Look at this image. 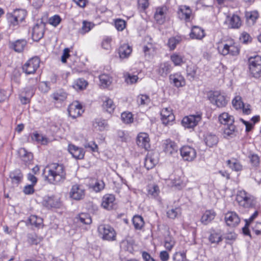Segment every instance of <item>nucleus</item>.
Returning <instances> with one entry per match:
<instances>
[{
  "mask_svg": "<svg viewBox=\"0 0 261 261\" xmlns=\"http://www.w3.org/2000/svg\"><path fill=\"white\" fill-rule=\"evenodd\" d=\"M42 175L50 184L60 183L65 178L64 167L58 163L49 164L43 169Z\"/></svg>",
  "mask_w": 261,
  "mask_h": 261,
  "instance_id": "1",
  "label": "nucleus"
},
{
  "mask_svg": "<svg viewBox=\"0 0 261 261\" xmlns=\"http://www.w3.org/2000/svg\"><path fill=\"white\" fill-rule=\"evenodd\" d=\"M236 200L240 206L244 208L252 207L255 204V200L254 197L244 190H240L238 192Z\"/></svg>",
  "mask_w": 261,
  "mask_h": 261,
  "instance_id": "2",
  "label": "nucleus"
},
{
  "mask_svg": "<svg viewBox=\"0 0 261 261\" xmlns=\"http://www.w3.org/2000/svg\"><path fill=\"white\" fill-rule=\"evenodd\" d=\"M98 232L103 240L115 241L116 232L113 227L108 224H101L98 226Z\"/></svg>",
  "mask_w": 261,
  "mask_h": 261,
  "instance_id": "3",
  "label": "nucleus"
},
{
  "mask_svg": "<svg viewBox=\"0 0 261 261\" xmlns=\"http://www.w3.org/2000/svg\"><path fill=\"white\" fill-rule=\"evenodd\" d=\"M218 50L219 54L223 56L230 55L236 56L239 54V48L232 41L226 43H221L218 46Z\"/></svg>",
  "mask_w": 261,
  "mask_h": 261,
  "instance_id": "4",
  "label": "nucleus"
},
{
  "mask_svg": "<svg viewBox=\"0 0 261 261\" xmlns=\"http://www.w3.org/2000/svg\"><path fill=\"white\" fill-rule=\"evenodd\" d=\"M249 70L251 74L258 78L261 76V57L256 56L250 57L248 60Z\"/></svg>",
  "mask_w": 261,
  "mask_h": 261,
  "instance_id": "5",
  "label": "nucleus"
},
{
  "mask_svg": "<svg viewBox=\"0 0 261 261\" xmlns=\"http://www.w3.org/2000/svg\"><path fill=\"white\" fill-rule=\"evenodd\" d=\"M27 12L23 9H18L7 14V19L11 25L15 26L21 22L25 18Z\"/></svg>",
  "mask_w": 261,
  "mask_h": 261,
  "instance_id": "6",
  "label": "nucleus"
},
{
  "mask_svg": "<svg viewBox=\"0 0 261 261\" xmlns=\"http://www.w3.org/2000/svg\"><path fill=\"white\" fill-rule=\"evenodd\" d=\"M40 60L37 57L28 60L22 66V69L27 75L34 74L40 66Z\"/></svg>",
  "mask_w": 261,
  "mask_h": 261,
  "instance_id": "7",
  "label": "nucleus"
},
{
  "mask_svg": "<svg viewBox=\"0 0 261 261\" xmlns=\"http://www.w3.org/2000/svg\"><path fill=\"white\" fill-rule=\"evenodd\" d=\"M208 98L212 104L218 108L224 107L227 103L225 96L219 91L210 92Z\"/></svg>",
  "mask_w": 261,
  "mask_h": 261,
  "instance_id": "8",
  "label": "nucleus"
},
{
  "mask_svg": "<svg viewBox=\"0 0 261 261\" xmlns=\"http://www.w3.org/2000/svg\"><path fill=\"white\" fill-rule=\"evenodd\" d=\"M201 120L200 114L191 115L185 117L181 121L182 125L188 128H194Z\"/></svg>",
  "mask_w": 261,
  "mask_h": 261,
  "instance_id": "9",
  "label": "nucleus"
},
{
  "mask_svg": "<svg viewBox=\"0 0 261 261\" xmlns=\"http://www.w3.org/2000/svg\"><path fill=\"white\" fill-rule=\"evenodd\" d=\"M180 152L183 160L186 161H193L196 157V150L190 146H183L181 148Z\"/></svg>",
  "mask_w": 261,
  "mask_h": 261,
  "instance_id": "10",
  "label": "nucleus"
},
{
  "mask_svg": "<svg viewBox=\"0 0 261 261\" xmlns=\"http://www.w3.org/2000/svg\"><path fill=\"white\" fill-rule=\"evenodd\" d=\"M42 204L47 208L59 207L61 205L60 199L57 196H45L43 198Z\"/></svg>",
  "mask_w": 261,
  "mask_h": 261,
  "instance_id": "11",
  "label": "nucleus"
},
{
  "mask_svg": "<svg viewBox=\"0 0 261 261\" xmlns=\"http://www.w3.org/2000/svg\"><path fill=\"white\" fill-rule=\"evenodd\" d=\"M159 154L156 152L149 151L145 159L144 166L147 170L153 168L158 163Z\"/></svg>",
  "mask_w": 261,
  "mask_h": 261,
  "instance_id": "12",
  "label": "nucleus"
},
{
  "mask_svg": "<svg viewBox=\"0 0 261 261\" xmlns=\"http://www.w3.org/2000/svg\"><path fill=\"white\" fill-rule=\"evenodd\" d=\"M85 195V190L81 186L75 185L72 186L70 193V197L76 200L83 199Z\"/></svg>",
  "mask_w": 261,
  "mask_h": 261,
  "instance_id": "13",
  "label": "nucleus"
},
{
  "mask_svg": "<svg viewBox=\"0 0 261 261\" xmlns=\"http://www.w3.org/2000/svg\"><path fill=\"white\" fill-rule=\"evenodd\" d=\"M69 116L73 119L79 117L83 112L82 106L75 101L70 105L68 108Z\"/></svg>",
  "mask_w": 261,
  "mask_h": 261,
  "instance_id": "14",
  "label": "nucleus"
},
{
  "mask_svg": "<svg viewBox=\"0 0 261 261\" xmlns=\"http://www.w3.org/2000/svg\"><path fill=\"white\" fill-rule=\"evenodd\" d=\"M225 221L227 225L235 227L240 222V218L236 212H228L225 215Z\"/></svg>",
  "mask_w": 261,
  "mask_h": 261,
  "instance_id": "15",
  "label": "nucleus"
},
{
  "mask_svg": "<svg viewBox=\"0 0 261 261\" xmlns=\"http://www.w3.org/2000/svg\"><path fill=\"white\" fill-rule=\"evenodd\" d=\"M162 148L166 154L171 155L177 152L178 146L174 141L167 139L163 142Z\"/></svg>",
  "mask_w": 261,
  "mask_h": 261,
  "instance_id": "16",
  "label": "nucleus"
},
{
  "mask_svg": "<svg viewBox=\"0 0 261 261\" xmlns=\"http://www.w3.org/2000/svg\"><path fill=\"white\" fill-rule=\"evenodd\" d=\"M136 143L139 147L144 148L145 150H147L150 147L149 136L145 133H140L138 134Z\"/></svg>",
  "mask_w": 261,
  "mask_h": 261,
  "instance_id": "17",
  "label": "nucleus"
},
{
  "mask_svg": "<svg viewBox=\"0 0 261 261\" xmlns=\"http://www.w3.org/2000/svg\"><path fill=\"white\" fill-rule=\"evenodd\" d=\"M167 11V8L165 6L160 7L156 8L154 14V18L157 23L160 24L164 23Z\"/></svg>",
  "mask_w": 261,
  "mask_h": 261,
  "instance_id": "18",
  "label": "nucleus"
},
{
  "mask_svg": "<svg viewBox=\"0 0 261 261\" xmlns=\"http://www.w3.org/2000/svg\"><path fill=\"white\" fill-rule=\"evenodd\" d=\"M45 25L43 23L35 24L32 30V38L35 41L40 40L44 35Z\"/></svg>",
  "mask_w": 261,
  "mask_h": 261,
  "instance_id": "19",
  "label": "nucleus"
},
{
  "mask_svg": "<svg viewBox=\"0 0 261 261\" xmlns=\"http://www.w3.org/2000/svg\"><path fill=\"white\" fill-rule=\"evenodd\" d=\"M161 115L162 121L165 125L169 124L174 120V116L170 107L164 108L161 112Z\"/></svg>",
  "mask_w": 261,
  "mask_h": 261,
  "instance_id": "20",
  "label": "nucleus"
},
{
  "mask_svg": "<svg viewBox=\"0 0 261 261\" xmlns=\"http://www.w3.org/2000/svg\"><path fill=\"white\" fill-rule=\"evenodd\" d=\"M172 66L168 62L160 63L155 69L156 72L162 77H166L171 71Z\"/></svg>",
  "mask_w": 261,
  "mask_h": 261,
  "instance_id": "21",
  "label": "nucleus"
},
{
  "mask_svg": "<svg viewBox=\"0 0 261 261\" xmlns=\"http://www.w3.org/2000/svg\"><path fill=\"white\" fill-rule=\"evenodd\" d=\"M177 13L178 17L180 19L185 20L186 21H189L190 20L192 16V10L189 7L187 6H180Z\"/></svg>",
  "mask_w": 261,
  "mask_h": 261,
  "instance_id": "22",
  "label": "nucleus"
},
{
  "mask_svg": "<svg viewBox=\"0 0 261 261\" xmlns=\"http://www.w3.org/2000/svg\"><path fill=\"white\" fill-rule=\"evenodd\" d=\"M115 196L113 194H106L102 197L101 206L106 210H112L114 205Z\"/></svg>",
  "mask_w": 261,
  "mask_h": 261,
  "instance_id": "23",
  "label": "nucleus"
},
{
  "mask_svg": "<svg viewBox=\"0 0 261 261\" xmlns=\"http://www.w3.org/2000/svg\"><path fill=\"white\" fill-rule=\"evenodd\" d=\"M25 39H18L15 41H10L9 46L10 48L14 49L16 52H21L27 45Z\"/></svg>",
  "mask_w": 261,
  "mask_h": 261,
  "instance_id": "24",
  "label": "nucleus"
},
{
  "mask_svg": "<svg viewBox=\"0 0 261 261\" xmlns=\"http://www.w3.org/2000/svg\"><path fill=\"white\" fill-rule=\"evenodd\" d=\"M68 150L72 156L75 159H82L84 156V152L83 149L74 145L69 144Z\"/></svg>",
  "mask_w": 261,
  "mask_h": 261,
  "instance_id": "25",
  "label": "nucleus"
},
{
  "mask_svg": "<svg viewBox=\"0 0 261 261\" xmlns=\"http://www.w3.org/2000/svg\"><path fill=\"white\" fill-rule=\"evenodd\" d=\"M204 141L206 146L209 147H213L218 143V137L212 133H207L204 136Z\"/></svg>",
  "mask_w": 261,
  "mask_h": 261,
  "instance_id": "26",
  "label": "nucleus"
},
{
  "mask_svg": "<svg viewBox=\"0 0 261 261\" xmlns=\"http://www.w3.org/2000/svg\"><path fill=\"white\" fill-rule=\"evenodd\" d=\"M190 36L193 39L201 40L205 36L204 30L198 26H193Z\"/></svg>",
  "mask_w": 261,
  "mask_h": 261,
  "instance_id": "27",
  "label": "nucleus"
},
{
  "mask_svg": "<svg viewBox=\"0 0 261 261\" xmlns=\"http://www.w3.org/2000/svg\"><path fill=\"white\" fill-rule=\"evenodd\" d=\"M18 153L25 164H30L33 160V154L28 151L24 148H20L18 151Z\"/></svg>",
  "mask_w": 261,
  "mask_h": 261,
  "instance_id": "28",
  "label": "nucleus"
},
{
  "mask_svg": "<svg viewBox=\"0 0 261 261\" xmlns=\"http://www.w3.org/2000/svg\"><path fill=\"white\" fill-rule=\"evenodd\" d=\"M226 21L229 23V27L231 29H239L242 25L241 18L237 15L227 16Z\"/></svg>",
  "mask_w": 261,
  "mask_h": 261,
  "instance_id": "29",
  "label": "nucleus"
},
{
  "mask_svg": "<svg viewBox=\"0 0 261 261\" xmlns=\"http://www.w3.org/2000/svg\"><path fill=\"white\" fill-rule=\"evenodd\" d=\"M33 141L41 145H46L48 142V139L42 134H39L37 132H33L30 135Z\"/></svg>",
  "mask_w": 261,
  "mask_h": 261,
  "instance_id": "30",
  "label": "nucleus"
},
{
  "mask_svg": "<svg viewBox=\"0 0 261 261\" xmlns=\"http://www.w3.org/2000/svg\"><path fill=\"white\" fill-rule=\"evenodd\" d=\"M170 81L177 87H182L185 85L184 78L179 74H171L169 76Z\"/></svg>",
  "mask_w": 261,
  "mask_h": 261,
  "instance_id": "31",
  "label": "nucleus"
},
{
  "mask_svg": "<svg viewBox=\"0 0 261 261\" xmlns=\"http://www.w3.org/2000/svg\"><path fill=\"white\" fill-rule=\"evenodd\" d=\"M132 51V48L127 44L121 45L118 49L119 57L121 59L128 58Z\"/></svg>",
  "mask_w": 261,
  "mask_h": 261,
  "instance_id": "32",
  "label": "nucleus"
},
{
  "mask_svg": "<svg viewBox=\"0 0 261 261\" xmlns=\"http://www.w3.org/2000/svg\"><path fill=\"white\" fill-rule=\"evenodd\" d=\"M10 178L13 184L18 185L22 179L23 174L20 170L16 169L10 172Z\"/></svg>",
  "mask_w": 261,
  "mask_h": 261,
  "instance_id": "33",
  "label": "nucleus"
},
{
  "mask_svg": "<svg viewBox=\"0 0 261 261\" xmlns=\"http://www.w3.org/2000/svg\"><path fill=\"white\" fill-rule=\"evenodd\" d=\"M170 60L175 66H181L186 61L184 56L177 53H173L170 56Z\"/></svg>",
  "mask_w": 261,
  "mask_h": 261,
  "instance_id": "34",
  "label": "nucleus"
},
{
  "mask_svg": "<svg viewBox=\"0 0 261 261\" xmlns=\"http://www.w3.org/2000/svg\"><path fill=\"white\" fill-rule=\"evenodd\" d=\"M215 216L216 214L214 211L211 210L206 211L201 217V222L205 225L207 224L215 218Z\"/></svg>",
  "mask_w": 261,
  "mask_h": 261,
  "instance_id": "35",
  "label": "nucleus"
},
{
  "mask_svg": "<svg viewBox=\"0 0 261 261\" xmlns=\"http://www.w3.org/2000/svg\"><path fill=\"white\" fill-rule=\"evenodd\" d=\"M100 85L101 87L105 88L109 87L112 83V77L107 74H102L99 76Z\"/></svg>",
  "mask_w": 261,
  "mask_h": 261,
  "instance_id": "36",
  "label": "nucleus"
},
{
  "mask_svg": "<svg viewBox=\"0 0 261 261\" xmlns=\"http://www.w3.org/2000/svg\"><path fill=\"white\" fill-rule=\"evenodd\" d=\"M219 120L221 124L225 125L233 123L234 121L233 117L229 115L227 113H223L220 115L219 116Z\"/></svg>",
  "mask_w": 261,
  "mask_h": 261,
  "instance_id": "37",
  "label": "nucleus"
},
{
  "mask_svg": "<svg viewBox=\"0 0 261 261\" xmlns=\"http://www.w3.org/2000/svg\"><path fill=\"white\" fill-rule=\"evenodd\" d=\"M93 125L100 131H103L108 127L107 120L101 118L95 119Z\"/></svg>",
  "mask_w": 261,
  "mask_h": 261,
  "instance_id": "38",
  "label": "nucleus"
},
{
  "mask_svg": "<svg viewBox=\"0 0 261 261\" xmlns=\"http://www.w3.org/2000/svg\"><path fill=\"white\" fill-rule=\"evenodd\" d=\"M160 189L157 185H150L148 187L147 195L152 198H156L160 193Z\"/></svg>",
  "mask_w": 261,
  "mask_h": 261,
  "instance_id": "39",
  "label": "nucleus"
},
{
  "mask_svg": "<svg viewBox=\"0 0 261 261\" xmlns=\"http://www.w3.org/2000/svg\"><path fill=\"white\" fill-rule=\"evenodd\" d=\"M226 162L227 165L233 170L240 171L243 169V166L236 159L228 160Z\"/></svg>",
  "mask_w": 261,
  "mask_h": 261,
  "instance_id": "40",
  "label": "nucleus"
},
{
  "mask_svg": "<svg viewBox=\"0 0 261 261\" xmlns=\"http://www.w3.org/2000/svg\"><path fill=\"white\" fill-rule=\"evenodd\" d=\"M88 85V82L83 79H79L76 80L72 87L76 90H83L86 89Z\"/></svg>",
  "mask_w": 261,
  "mask_h": 261,
  "instance_id": "41",
  "label": "nucleus"
},
{
  "mask_svg": "<svg viewBox=\"0 0 261 261\" xmlns=\"http://www.w3.org/2000/svg\"><path fill=\"white\" fill-rule=\"evenodd\" d=\"M209 241L212 244H218L222 240V236L220 232L212 231L208 238Z\"/></svg>",
  "mask_w": 261,
  "mask_h": 261,
  "instance_id": "42",
  "label": "nucleus"
},
{
  "mask_svg": "<svg viewBox=\"0 0 261 261\" xmlns=\"http://www.w3.org/2000/svg\"><path fill=\"white\" fill-rule=\"evenodd\" d=\"M237 129L233 123H230L224 128V134L225 136L233 137L236 136Z\"/></svg>",
  "mask_w": 261,
  "mask_h": 261,
  "instance_id": "43",
  "label": "nucleus"
},
{
  "mask_svg": "<svg viewBox=\"0 0 261 261\" xmlns=\"http://www.w3.org/2000/svg\"><path fill=\"white\" fill-rule=\"evenodd\" d=\"M133 223L136 229H141L144 225L143 218L140 216H135L133 218Z\"/></svg>",
  "mask_w": 261,
  "mask_h": 261,
  "instance_id": "44",
  "label": "nucleus"
},
{
  "mask_svg": "<svg viewBox=\"0 0 261 261\" xmlns=\"http://www.w3.org/2000/svg\"><path fill=\"white\" fill-rule=\"evenodd\" d=\"M181 41V38L179 36L169 38L168 42V45L170 49L174 50L176 48V45L179 43Z\"/></svg>",
  "mask_w": 261,
  "mask_h": 261,
  "instance_id": "45",
  "label": "nucleus"
},
{
  "mask_svg": "<svg viewBox=\"0 0 261 261\" xmlns=\"http://www.w3.org/2000/svg\"><path fill=\"white\" fill-rule=\"evenodd\" d=\"M103 109L109 113H111L115 109V105L113 100L109 98H106L102 105Z\"/></svg>",
  "mask_w": 261,
  "mask_h": 261,
  "instance_id": "46",
  "label": "nucleus"
},
{
  "mask_svg": "<svg viewBox=\"0 0 261 261\" xmlns=\"http://www.w3.org/2000/svg\"><path fill=\"white\" fill-rule=\"evenodd\" d=\"M28 221L31 225L36 227L40 226L43 223V220L36 215L30 216Z\"/></svg>",
  "mask_w": 261,
  "mask_h": 261,
  "instance_id": "47",
  "label": "nucleus"
},
{
  "mask_svg": "<svg viewBox=\"0 0 261 261\" xmlns=\"http://www.w3.org/2000/svg\"><path fill=\"white\" fill-rule=\"evenodd\" d=\"M175 245L174 239L169 235L166 237L164 240V246L167 250L171 251Z\"/></svg>",
  "mask_w": 261,
  "mask_h": 261,
  "instance_id": "48",
  "label": "nucleus"
},
{
  "mask_svg": "<svg viewBox=\"0 0 261 261\" xmlns=\"http://www.w3.org/2000/svg\"><path fill=\"white\" fill-rule=\"evenodd\" d=\"M258 215V212L256 211L254 212V213L251 215V216L250 217L249 219H246V225L243 228V233L246 235H249V231L248 228V226L249 225V223H250L252 221H253Z\"/></svg>",
  "mask_w": 261,
  "mask_h": 261,
  "instance_id": "49",
  "label": "nucleus"
},
{
  "mask_svg": "<svg viewBox=\"0 0 261 261\" xmlns=\"http://www.w3.org/2000/svg\"><path fill=\"white\" fill-rule=\"evenodd\" d=\"M53 97L56 101H63L65 98V92L63 89H60L53 94Z\"/></svg>",
  "mask_w": 261,
  "mask_h": 261,
  "instance_id": "50",
  "label": "nucleus"
},
{
  "mask_svg": "<svg viewBox=\"0 0 261 261\" xmlns=\"http://www.w3.org/2000/svg\"><path fill=\"white\" fill-rule=\"evenodd\" d=\"M80 221L85 224H90L92 223V219L89 215L87 214L82 213L76 217Z\"/></svg>",
  "mask_w": 261,
  "mask_h": 261,
  "instance_id": "51",
  "label": "nucleus"
},
{
  "mask_svg": "<svg viewBox=\"0 0 261 261\" xmlns=\"http://www.w3.org/2000/svg\"><path fill=\"white\" fill-rule=\"evenodd\" d=\"M232 105L237 110L242 109V107H243L242 97L239 95L236 96L232 100Z\"/></svg>",
  "mask_w": 261,
  "mask_h": 261,
  "instance_id": "52",
  "label": "nucleus"
},
{
  "mask_svg": "<svg viewBox=\"0 0 261 261\" xmlns=\"http://www.w3.org/2000/svg\"><path fill=\"white\" fill-rule=\"evenodd\" d=\"M137 101L139 105H146L150 102V99L147 95L140 94L138 96Z\"/></svg>",
  "mask_w": 261,
  "mask_h": 261,
  "instance_id": "53",
  "label": "nucleus"
},
{
  "mask_svg": "<svg viewBox=\"0 0 261 261\" xmlns=\"http://www.w3.org/2000/svg\"><path fill=\"white\" fill-rule=\"evenodd\" d=\"M121 119L125 123H130L134 120L133 114L130 112H123L121 114Z\"/></svg>",
  "mask_w": 261,
  "mask_h": 261,
  "instance_id": "54",
  "label": "nucleus"
},
{
  "mask_svg": "<svg viewBox=\"0 0 261 261\" xmlns=\"http://www.w3.org/2000/svg\"><path fill=\"white\" fill-rule=\"evenodd\" d=\"M180 214V210L179 208H172L167 212L168 217L171 219H175Z\"/></svg>",
  "mask_w": 261,
  "mask_h": 261,
  "instance_id": "55",
  "label": "nucleus"
},
{
  "mask_svg": "<svg viewBox=\"0 0 261 261\" xmlns=\"http://www.w3.org/2000/svg\"><path fill=\"white\" fill-rule=\"evenodd\" d=\"M28 238V242L32 244L37 245L39 244L41 241V239L38 237L34 233L29 234Z\"/></svg>",
  "mask_w": 261,
  "mask_h": 261,
  "instance_id": "56",
  "label": "nucleus"
},
{
  "mask_svg": "<svg viewBox=\"0 0 261 261\" xmlns=\"http://www.w3.org/2000/svg\"><path fill=\"white\" fill-rule=\"evenodd\" d=\"M112 38L110 37H107L103 39L101 42L102 47L107 50H110L111 49Z\"/></svg>",
  "mask_w": 261,
  "mask_h": 261,
  "instance_id": "57",
  "label": "nucleus"
},
{
  "mask_svg": "<svg viewBox=\"0 0 261 261\" xmlns=\"http://www.w3.org/2000/svg\"><path fill=\"white\" fill-rule=\"evenodd\" d=\"M93 27V25L91 23L84 21L83 22L82 29L81 30V33L83 34H85L86 33L90 31Z\"/></svg>",
  "mask_w": 261,
  "mask_h": 261,
  "instance_id": "58",
  "label": "nucleus"
},
{
  "mask_svg": "<svg viewBox=\"0 0 261 261\" xmlns=\"http://www.w3.org/2000/svg\"><path fill=\"white\" fill-rule=\"evenodd\" d=\"M117 139L118 141L125 142L128 139L127 133L124 131L119 130L117 132Z\"/></svg>",
  "mask_w": 261,
  "mask_h": 261,
  "instance_id": "59",
  "label": "nucleus"
},
{
  "mask_svg": "<svg viewBox=\"0 0 261 261\" xmlns=\"http://www.w3.org/2000/svg\"><path fill=\"white\" fill-rule=\"evenodd\" d=\"M248 158L250 159V163L252 166L257 167L259 164V158L256 154H250Z\"/></svg>",
  "mask_w": 261,
  "mask_h": 261,
  "instance_id": "60",
  "label": "nucleus"
},
{
  "mask_svg": "<svg viewBox=\"0 0 261 261\" xmlns=\"http://www.w3.org/2000/svg\"><path fill=\"white\" fill-rule=\"evenodd\" d=\"M115 25L116 29L119 31H123L126 27V22L121 19H117L115 20Z\"/></svg>",
  "mask_w": 261,
  "mask_h": 261,
  "instance_id": "61",
  "label": "nucleus"
},
{
  "mask_svg": "<svg viewBox=\"0 0 261 261\" xmlns=\"http://www.w3.org/2000/svg\"><path fill=\"white\" fill-rule=\"evenodd\" d=\"M137 75H132L130 73H127L125 75V82L128 84H133L136 83L138 80Z\"/></svg>",
  "mask_w": 261,
  "mask_h": 261,
  "instance_id": "62",
  "label": "nucleus"
},
{
  "mask_svg": "<svg viewBox=\"0 0 261 261\" xmlns=\"http://www.w3.org/2000/svg\"><path fill=\"white\" fill-rule=\"evenodd\" d=\"M105 186V184L102 180H98L92 186V189L95 192H99L104 189Z\"/></svg>",
  "mask_w": 261,
  "mask_h": 261,
  "instance_id": "63",
  "label": "nucleus"
},
{
  "mask_svg": "<svg viewBox=\"0 0 261 261\" xmlns=\"http://www.w3.org/2000/svg\"><path fill=\"white\" fill-rule=\"evenodd\" d=\"M174 261H186V255L184 252H176L173 256Z\"/></svg>",
  "mask_w": 261,
  "mask_h": 261,
  "instance_id": "64",
  "label": "nucleus"
}]
</instances>
